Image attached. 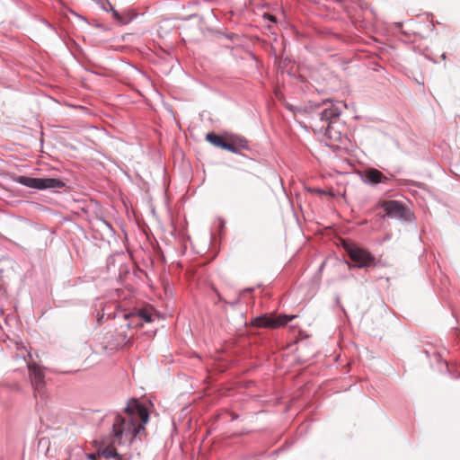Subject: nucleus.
I'll return each mask as SVG.
<instances>
[{"label": "nucleus", "mask_w": 460, "mask_h": 460, "mask_svg": "<svg viewBox=\"0 0 460 460\" xmlns=\"http://www.w3.org/2000/svg\"><path fill=\"white\" fill-rule=\"evenodd\" d=\"M344 248L355 267L362 269L376 266V258L368 251L349 243Z\"/></svg>", "instance_id": "20e7f679"}, {"label": "nucleus", "mask_w": 460, "mask_h": 460, "mask_svg": "<svg viewBox=\"0 0 460 460\" xmlns=\"http://www.w3.org/2000/svg\"><path fill=\"white\" fill-rule=\"evenodd\" d=\"M295 317L296 315H279L277 317L263 315L254 320V325L262 328H279L287 324Z\"/></svg>", "instance_id": "0eeeda50"}, {"label": "nucleus", "mask_w": 460, "mask_h": 460, "mask_svg": "<svg viewBox=\"0 0 460 460\" xmlns=\"http://www.w3.org/2000/svg\"><path fill=\"white\" fill-rule=\"evenodd\" d=\"M124 416H116L112 431H144L151 420L148 407L137 399L127 402Z\"/></svg>", "instance_id": "f257e3e1"}, {"label": "nucleus", "mask_w": 460, "mask_h": 460, "mask_svg": "<svg viewBox=\"0 0 460 460\" xmlns=\"http://www.w3.org/2000/svg\"><path fill=\"white\" fill-rule=\"evenodd\" d=\"M325 134L330 137L332 138V133H331V125L330 123H328L326 128H325Z\"/></svg>", "instance_id": "4468645a"}, {"label": "nucleus", "mask_w": 460, "mask_h": 460, "mask_svg": "<svg viewBox=\"0 0 460 460\" xmlns=\"http://www.w3.org/2000/svg\"><path fill=\"white\" fill-rule=\"evenodd\" d=\"M381 206L386 215L391 217L403 218L408 212L406 208L396 200L384 201Z\"/></svg>", "instance_id": "6e6552de"}, {"label": "nucleus", "mask_w": 460, "mask_h": 460, "mask_svg": "<svg viewBox=\"0 0 460 460\" xmlns=\"http://www.w3.org/2000/svg\"><path fill=\"white\" fill-rule=\"evenodd\" d=\"M366 181L372 184L384 182L387 178L377 169L370 168L365 172Z\"/></svg>", "instance_id": "1a4fd4ad"}, {"label": "nucleus", "mask_w": 460, "mask_h": 460, "mask_svg": "<svg viewBox=\"0 0 460 460\" xmlns=\"http://www.w3.org/2000/svg\"><path fill=\"white\" fill-rule=\"evenodd\" d=\"M281 450H282V448H279V449L275 450L273 452V454L278 455L279 453V451H281Z\"/></svg>", "instance_id": "dca6fc26"}, {"label": "nucleus", "mask_w": 460, "mask_h": 460, "mask_svg": "<svg viewBox=\"0 0 460 460\" xmlns=\"http://www.w3.org/2000/svg\"><path fill=\"white\" fill-rule=\"evenodd\" d=\"M341 114V111L338 107L331 104L330 107L323 109L321 112V119L323 121H328L332 119L338 118Z\"/></svg>", "instance_id": "9d476101"}, {"label": "nucleus", "mask_w": 460, "mask_h": 460, "mask_svg": "<svg viewBox=\"0 0 460 460\" xmlns=\"http://www.w3.org/2000/svg\"><path fill=\"white\" fill-rule=\"evenodd\" d=\"M28 370L30 380L36 394H43L45 392V374L43 369L36 363H29Z\"/></svg>", "instance_id": "423d86ee"}, {"label": "nucleus", "mask_w": 460, "mask_h": 460, "mask_svg": "<svg viewBox=\"0 0 460 460\" xmlns=\"http://www.w3.org/2000/svg\"><path fill=\"white\" fill-rule=\"evenodd\" d=\"M98 452H99L100 456H102L106 459H111V458L119 459V460L121 459L119 453L117 452V450L112 447H106L104 448H99Z\"/></svg>", "instance_id": "9b49d317"}, {"label": "nucleus", "mask_w": 460, "mask_h": 460, "mask_svg": "<svg viewBox=\"0 0 460 460\" xmlns=\"http://www.w3.org/2000/svg\"><path fill=\"white\" fill-rule=\"evenodd\" d=\"M116 436H121L123 435V433H120V432H118V433H114Z\"/></svg>", "instance_id": "a211bd4d"}, {"label": "nucleus", "mask_w": 460, "mask_h": 460, "mask_svg": "<svg viewBox=\"0 0 460 460\" xmlns=\"http://www.w3.org/2000/svg\"><path fill=\"white\" fill-rule=\"evenodd\" d=\"M100 456L99 452L95 453H89L86 455V457L88 460H98V457Z\"/></svg>", "instance_id": "ddd939ff"}, {"label": "nucleus", "mask_w": 460, "mask_h": 460, "mask_svg": "<svg viewBox=\"0 0 460 460\" xmlns=\"http://www.w3.org/2000/svg\"><path fill=\"white\" fill-rule=\"evenodd\" d=\"M268 17L270 20L275 22V18L272 15L269 14Z\"/></svg>", "instance_id": "f3484780"}, {"label": "nucleus", "mask_w": 460, "mask_h": 460, "mask_svg": "<svg viewBox=\"0 0 460 460\" xmlns=\"http://www.w3.org/2000/svg\"><path fill=\"white\" fill-rule=\"evenodd\" d=\"M15 181L26 187L39 190L56 189L65 186L63 181L54 178H31L21 175L18 176Z\"/></svg>", "instance_id": "39448f33"}, {"label": "nucleus", "mask_w": 460, "mask_h": 460, "mask_svg": "<svg viewBox=\"0 0 460 460\" xmlns=\"http://www.w3.org/2000/svg\"><path fill=\"white\" fill-rule=\"evenodd\" d=\"M50 446L49 438H40L38 441V451L46 454L49 451Z\"/></svg>", "instance_id": "f8f14e48"}, {"label": "nucleus", "mask_w": 460, "mask_h": 460, "mask_svg": "<svg viewBox=\"0 0 460 460\" xmlns=\"http://www.w3.org/2000/svg\"><path fill=\"white\" fill-rule=\"evenodd\" d=\"M153 315L151 308H142L134 313L125 314V324L120 326L122 331L119 334L121 336V340L119 342H124L131 338V335L127 332V330H129L132 327H141L143 325V322H153Z\"/></svg>", "instance_id": "7ed1b4c3"}, {"label": "nucleus", "mask_w": 460, "mask_h": 460, "mask_svg": "<svg viewBox=\"0 0 460 460\" xmlns=\"http://www.w3.org/2000/svg\"><path fill=\"white\" fill-rule=\"evenodd\" d=\"M205 138L214 146L231 153L239 154L242 150L248 149L247 140L243 137L238 135H217L214 132H208Z\"/></svg>", "instance_id": "f03ea898"}, {"label": "nucleus", "mask_w": 460, "mask_h": 460, "mask_svg": "<svg viewBox=\"0 0 460 460\" xmlns=\"http://www.w3.org/2000/svg\"><path fill=\"white\" fill-rule=\"evenodd\" d=\"M111 11H112L113 16H114L118 21H120V20H121V18H120V16H119V13H118L116 10H114L113 8H111Z\"/></svg>", "instance_id": "2eb2a0df"}, {"label": "nucleus", "mask_w": 460, "mask_h": 460, "mask_svg": "<svg viewBox=\"0 0 460 460\" xmlns=\"http://www.w3.org/2000/svg\"><path fill=\"white\" fill-rule=\"evenodd\" d=\"M131 434L134 435V437H136L138 433L135 432V433H131Z\"/></svg>", "instance_id": "6ab92c4d"}]
</instances>
